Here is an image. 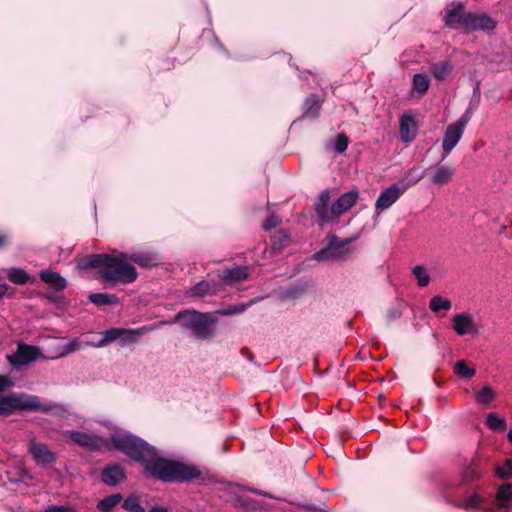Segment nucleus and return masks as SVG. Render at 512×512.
I'll list each match as a JSON object with an SVG mask.
<instances>
[{"label": "nucleus", "instance_id": "nucleus-57", "mask_svg": "<svg viewBox=\"0 0 512 512\" xmlns=\"http://www.w3.org/2000/svg\"><path fill=\"white\" fill-rule=\"evenodd\" d=\"M476 477V473L471 469L469 468L466 473H465V478L467 479H473Z\"/></svg>", "mask_w": 512, "mask_h": 512}, {"label": "nucleus", "instance_id": "nucleus-13", "mask_svg": "<svg viewBox=\"0 0 512 512\" xmlns=\"http://www.w3.org/2000/svg\"><path fill=\"white\" fill-rule=\"evenodd\" d=\"M400 139L404 143H411L417 136L418 125L413 116L409 114H402L400 117Z\"/></svg>", "mask_w": 512, "mask_h": 512}, {"label": "nucleus", "instance_id": "nucleus-25", "mask_svg": "<svg viewBox=\"0 0 512 512\" xmlns=\"http://www.w3.org/2000/svg\"><path fill=\"white\" fill-rule=\"evenodd\" d=\"M130 263H135L144 268H151L158 264V259L155 255L148 252L128 254Z\"/></svg>", "mask_w": 512, "mask_h": 512}, {"label": "nucleus", "instance_id": "nucleus-59", "mask_svg": "<svg viewBox=\"0 0 512 512\" xmlns=\"http://www.w3.org/2000/svg\"><path fill=\"white\" fill-rule=\"evenodd\" d=\"M507 439L512 444V428L509 430V432L507 434Z\"/></svg>", "mask_w": 512, "mask_h": 512}, {"label": "nucleus", "instance_id": "nucleus-6", "mask_svg": "<svg viewBox=\"0 0 512 512\" xmlns=\"http://www.w3.org/2000/svg\"><path fill=\"white\" fill-rule=\"evenodd\" d=\"M423 177L424 172L419 175H413L411 170L408 171L405 174L407 182H404V179H402L399 184L394 183L381 192L375 203L376 212L380 213L390 208L411 185L418 183Z\"/></svg>", "mask_w": 512, "mask_h": 512}, {"label": "nucleus", "instance_id": "nucleus-36", "mask_svg": "<svg viewBox=\"0 0 512 512\" xmlns=\"http://www.w3.org/2000/svg\"><path fill=\"white\" fill-rule=\"evenodd\" d=\"M412 274L416 278L419 287L423 288L429 285L431 279L423 265L414 266Z\"/></svg>", "mask_w": 512, "mask_h": 512}, {"label": "nucleus", "instance_id": "nucleus-19", "mask_svg": "<svg viewBox=\"0 0 512 512\" xmlns=\"http://www.w3.org/2000/svg\"><path fill=\"white\" fill-rule=\"evenodd\" d=\"M302 109V118L313 121L317 120L320 116L321 110L319 97L314 93L309 94L303 102Z\"/></svg>", "mask_w": 512, "mask_h": 512}, {"label": "nucleus", "instance_id": "nucleus-55", "mask_svg": "<svg viewBox=\"0 0 512 512\" xmlns=\"http://www.w3.org/2000/svg\"><path fill=\"white\" fill-rule=\"evenodd\" d=\"M478 107H479V105L469 102L465 111L469 112L470 114L473 115L475 113V111L478 109Z\"/></svg>", "mask_w": 512, "mask_h": 512}, {"label": "nucleus", "instance_id": "nucleus-16", "mask_svg": "<svg viewBox=\"0 0 512 512\" xmlns=\"http://www.w3.org/2000/svg\"><path fill=\"white\" fill-rule=\"evenodd\" d=\"M463 133V130L452 123L446 127L442 140V149L445 153L443 158H445L455 148L462 138Z\"/></svg>", "mask_w": 512, "mask_h": 512}, {"label": "nucleus", "instance_id": "nucleus-43", "mask_svg": "<svg viewBox=\"0 0 512 512\" xmlns=\"http://www.w3.org/2000/svg\"><path fill=\"white\" fill-rule=\"evenodd\" d=\"M280 218L275 214H270L266 217V219L262 223V229L264 231H270L276 228L280 224Z\"/></svg>", "mask_w": 512, "mask_h": 512}, {"label": "nucleus", "instance_id": "nucleus-18", "mask_svg": "<svg viewBox=\"0 0 512 512\" xmlns=\"http://www.w3.org/2000/svg\"><path fill=\"white\" fill-rule=\"evenodd\" d=\"M452 8L448 9L444 16L445 26L451 29L462 28L461 17L465 16L463 13L464 5L461 2H453Z\"/></svg>", "mask_w": 512, "mask_h": 512}, {"label": "nucleus", "instance_id": "nucleus-12", "mask_svg": "<svg viewBox=\"0 0 512 512\" xmlns=\"http://www.w3.org/2000/svg\"><path fill=\"white\" fill-rule=\"evenodd\" d=\"M330 193L328 190L322 191L315 201V212L321 224H327L336 219L332 213V207L329 209Z\"/></svg>", "mask_w": 512, "mask_h": 512}, {"label": "nucleus", "instance_id": "nucleus-23", "mask_svg": "<svg viewBox=\"0 0 512 512\" xmlns=\"http://www.w3.org/2000/svg\"><path fill=\"white\" fill-rule=\"evenodd\" d=\"M153 330L152 326H142L136 329L125 328V332L119 338V345L121 347H126L130 344H134L137 342V337L143 336L146 333Z\"/></svg>", "mask_w": 512, "mask_h": 512}, {"label": "nucleus", "instance_id": "nucleus-38", "mask_svg": "<svg viewBox=\"0 0 512 512\" xmlns=\"http://www.w3.org/2000/svg\"><path fill=\"white\" fill-rule=\"evenodd\" d=\"M122 508L128 512H146L145 509L140 504L138 497L134 495L128 496L122 502Z\"/></svg>", "mask_w": 512, "mask_h": 512}, {"label": "nucleus", "instance_id": "nucleus-48", "mask_svg": "<svg viewBox=\"0 0 512 512\" xmlns=\"http://www.w3.org/2000/svg\"><path fill=\"white\" fill-rule=\"evenodd\" d=\"M14 386L13 380L6 375H0V394Z\"/></svg>", "mask_w": 512, "mask_h": 512}, {"label": "nucleus", "instance_id": "nucleus-37", "mask_svg": "<svg viewBox=\"0 0 512 512\" xmlns=\"http://www.w3.org/2000/svg\"><path fill=\"white\" fill-rule=\"evenodd\" d=\"M454 373L460 378L470 379L475 375L476 371L474 368L468 367L464 360H460L454 365Z\"/></svg>", "mask_w": 512, "mask_h": 512}, {"label": "nucleus", "instance_id": "nucleus-14", "mask_svg": "<svg viewBox=\"0 0 512 512\" xmlns=\"http://www.w3.org/2000/svg\"><path fill=\"white\" fill-rule=\"evenodd\" d=\"M358 196L359 192L356 189L341 194L332 203V213L334 217L338 218L340 215L350 209L356 203Z\"/></svg>", "mask_w": 512, "mask_h": 512}, {"label": "nucleus", "instance_id": "nucleus-10", "mask_svg": "<svg viewBox=\"0 0 512 512\" xmlns=\"http://www.w3.org/2000/svg\"><path fill=\"white\" fill-rule=\"evenodd\" d=\"M453 330L458 336L479 334V326L475 323L474 318L469 312L458 313L452 318Z\"/></svg>", "mask_w": 512, "mask_h": 512}, {"label": "nucleus", "instance_id": "nucleus-44", "mask_svg": "<svg viewBox=\"0 0 512 512\" xmlns=\"http://www.w3.org/2000/svg\"><path fill=\"white\" fill-rule=\"evenodd\" d=\"M238 487H240L243 490L249 491V492H251V493H253L255 495L263 496V497L269 498V499L283 501L282 498L276 497V496L272 495L269 492H265V491L258 490V489H255V488H251V487H245V486H242V485H238Z\"/></svg>", "mask_w": 512, "mask_h": 512}, {"label": "nucleus", "instance_id": "nucleus-28", "mask_svg": "<svg viewBox=\"0 0 512 512\" xmlns=\"http://www.w3.org/2000/svg\"><path fill=\"white\" fill-rule=\"evenodd\" d=\"M121 501L122 495L115 493L101 499L96 507L100 512H111Z\"/></svg>", "mask_w": 512, "mask_h": 512}, {"label": "nucleus", "instance_id": "nucleus-22", "mask_svg": "<svg viewBox=\"0 0 512 512\" xmlns=\"http://www.w3.org/2000/svg\"><path fill=\"white\" fill-rule=\"evenodd\" d=\"M40 279L56 291H62L67 287V280L58 272L42 270L39 273Z\"/></svg>", "mask_w": 512, "mask_h": 512}, {"label": "nucleus", "instance_id": "nucleus-45", "mask_svg": "<svg viewBox=\"0 0 512 512\" xmlns=\"http://www.w3.org/2000/svg\"><path fill=\"white\" fill-rule=\"evenodd\" d=\"M235 502L238 506H241L246 509H255L257 504L256 500L249 497H238L235 499Z\"/></svg>", "mask_w": 512, "mask_h": 512}, {"label": "nucleus", "instance_id": "nucleus-58", "mask_svg": "<svg viewBox=\"0 0 512 512\" xmlns=\"http://www.w3.org/2000/svg\"><path fill=\"white\" fill-rule=\"evenodd\" d=\"M6 237L2 234H0V248L5 244Z\"/></svg>", "mask_w": 512, "mask_h": 512}, {"label": "nucleus", "instance_id": "nucleus-49", "mask_svg": "<svg viewBox=\"0 0 512 512\" xmlns=\"http://www.w3.org/2000/svg\"><path fill=\"white\" fill-rule=\"evenodd\" d=\"M45 512H76L74 508L66 505H50L46 508Z\"/></svg>", "mask_w": 512, "mask_h": 512}, {"label": "nucleus", "instance_id": "nucleus-7", "mask_svg": "<svg viewBox=\"0 0 512 512\" xmlns=\"http://www.w3.org/2000/svg\"><path fill=\"white\" fill-rule=\"evenodd\" d=\"M41 356V350L36 345L17 343L15 352L8 354L6 359L14 370H21L24 366L31 364Z\"/></svg>", "mask_w": 512, "mask_h": 512}, {"label": "nucleus", "instance_id": "nucleus-35", "mask_svg": "<svg viewBox=\"0 0 512 512\" xmlns=\"http://www.w3.org/2000/svg\"><path fill=\"white\" fill-rule=\"evenodd\" d=\"M485 424L495 431H504L507 427L506 420L498 416L496 413H489L486 417Z\"/></svg>", "mask_w": 512, "mask_h": 512}, {"label": "nucleus", "instance_id": "nucleus-20", "mask_svg": "<svg viewBox=\"0 0 512 512\" xmlns=\"http://www.w3.org/2000/svg\"><path fill=\"white\" fill-rule=\"evenodd\" d=\"M249 276L247 266H235L225 269L222 273L218 274L220 280L228 284H234L246 280Z\"/></svg>", "mask_w": 512, "mask_h": 512}, {"label": "nucleus", "instance_id": "nucleus-53", "mask_svg": "<svg viewBox=\"0 0 512 512\" xmlns=\"http://www.w3.org/2000/svg\"><path fill=\"white\" fill-rule=\"evenodd\" d=\"M289 240V235L284 232V231H279L275 236H274V244H283L285 242H287Z\"/></svg>", "mask_w": 512, "mask_h": 512}, {"label": "nucleus", "instance_id": "nucleus-30", "mask_svg": "<svg viewBox=\"0 0 512 512\" xmlns=\"http://www.w3.org/2000/svg\"><path fill=\"white\" fill-rule=\"evenodd\" d=\"M453 70V65L449 60H443L432 66V73L436 80H444Z\"/></svg>", "mask_w": 512, "mask_h": 512}, {"label": "nucleus", "instance_id": "nucleus-50", "mask_svg": "<svg viewBox=\"0 0 512 512\" xmlns=\"http://www.w3.org/2000/svg\"><path fill=\"white\" fill-rule=\"evenodd\" d=\"M402 315V312L400 309L396 308V307H392V308H389L387 313H386V318L388 319V321L392 322L398 318H400Z\"/></svg>", "mask_w": 512, "mask_h": 512}, {"label": "nucleus", "instance_id": "nucleus-4", "mask_svg": "<svg viewBox=\"0 0 512 512\" xmlns=\"http://www.w3.org/2000/svg\"><path fill=\"white\" fill-rule=\"evenodd\" d=\"M170 324H178L183 330L189 331L197 340H209L216 336L217 318L210 313L195 309H184L176 313Z\"/></svg>", "mask_w": 512, "mask_h": 512}, {"label": "nucleus", "instance_id": "nucleus-5", "mask_svg": "<svg viewBox=\"0 0 512 512\" xmlns=\"http://www.w3.org/2000/svg\"><path fill=\"white\" fill-rule=\"evenodd\" d=\"M352 241V238L340 240L336 235L329 233L324 239V247L313 254V259L318 262L347 260L351 255V250L347 246Z\"/></svg>", "mask_w": 512, "mask_h": 512}, {"label": "nucleus", "instance_id": "nucleus-21", "mask_svg": "<svg viewBox=\"0 0 512 512\" xmlns=\"http://www.w3.org/2000/svg\"><path fill=\"white\" fill-rule=\"evenodd\" d=\"M125 332V328L120 327H112L109 328L101 333V337L96 342H89L86 345L101 348L105 347L109 343H112L116 340L119 341V338L123 335Z\"/></svg>", "mask_w": 512, "mask_h": 512}, {"label": "nucleus", "instance_id": "nucleus-52", "mask_svg": "<svg viewBox=\"0 0 512 512\" xmlns=\"http://www.w3.org/2000/svg\"><path fill=\"white\" fill-rule=\"evenodd\" d=\"M480 101H481V92H480V86L479 84H477L474 88H473V92H472V97L470 99V103H474V104H477V105H480Z\"/></svg>", "mask_w": 512, "mask_h": 512}, {"label": "nucleus", "instance_id": "nucleus-33", "mask_svg": "<svg viewBox=\"0 0 512 512\" xmlns=\"http://www.w3.org/2000/svg\"><path fill=\"white\" fill-rule=\"evenodd\" d=\"M452 308V303L449 299L442 297L441 295H436L431 298L429 302V309L438 313L441 310L449 311Z\"/></svg>", "mask_w": 512, "mask_h": 512}, {"label": "nucleus", "instance_id": "nucleus-34", "mask_svg": "<svg viewBox=\"0 0 512 512\" xmlns=\"http://www.w3.org/2000/svg\"><path fill=\"white\" fill-rule=\"evenodd\" d=\"M496 397L495 391L488 385L483 386L475 393V401L481 405H488Z\"/></svg>", "mask_w": 512, "mask_h": 512}, {"label": "nucleus", "instance_id": "nucleus-39", "mask_svg": "<svg viewBox=\"0 0 512 512\" xmlns=\"http://www.w3.org/2000/svg\"><path fill=\"white\" fill-rule=\"evenodd\" d=\"M249 306H250V303H248V304H244V303L232 304V305H227V306L221 308L217 312L224 316L237 315V314H241L244 311H246V309Z\"/></svg>", "mask_w": 512, "mask_h": 512}, {"label": "nucleus", "instance_id": "nucleus-47", "mask_svg": "<svg viewBox=\"0 0 512 512\" xmlns=\"http://www.w3.org/2000/svg\"><path fill=\"white\" fill-rule=\"evenodd\" d=\"M472 116L473 115L470 114L469 112L464 111V113L461 115V117L456 122H454L453 124L456 125L458 128H460L461 130L464 131L466 126H467V124L471 120Z\"/></svg>", "mask_w": 512, "mask_h": 512}, {"label": "nucleus", "instance_id": "nucleus-56", "mask_svg": "<svg viewBox=\"0 0 512 512\" xmlns=\"http://www.w3.org/2000/svg\"><path fill=\"white\" fill-rule=\"evenodd\" d=\"M8 290V286L6 284H0V300L4 297Z\"/></svg>", "mask_w": 512, "mask_h": 512}, {"label": "nucleus", "instance_id": "nucleus-1", "mask_svg": "<svg viewBox=\"0 0 512 512\" xmlns=\"http://www.w3.org/2000/svg\"><path fill=\"white\" fill-rule=\"evenodd\" d=\"M110 442L115 450L140 463L146 478L163 483H189L197 480L200 484L209 479L196 466L160 456L156 447L130 432L115 433L111 435Z\"/></svg>", "mask_w": 512, "mask_h": 512}, {"label": "nucleus", "instance_id": "nucleus-41", "mask_svg": "<svg viewBox=\"0 0 512 512\" xmlns=\"http://www.w3.org/2000/svg\"><path fill=\"white\" fill-rule=\"evenodd\" d=\"M495 473L501 479H508L512 477V459H506L502 466H497Z\"/></svg>", "mask_w": 512, "mask_h": 512}, {"label": "nucleus", "instance_id": "nucleus-32", "mask_svg": "<svg viewBox=\"0 0 512 512\" xmlns=\"http://www.w3.org/2000/svg\"><path fill=\"white\" fill-rule=\"evenodd\" d=\"M82 348V341L78 337H75L60 347V352L54 359L63 358L70 353L81 350Z\"/></svg>", "mask_w": 512, "mask_h": 512}, {"label": "nucleus", "instance_id": "nucleus-31", "mask_svg": "<svg viewBox=\"0 0 512 512\" xmlns=\"http://www.w3.org/2000/svg\"><path fill=\"white\" fill-rule=\"evenodd\" d=\"M512 499V485L509 483L502 484L496 493V500L499 502L500 508L507 509L508 502Z\"/></svg>", "mask_w": 512, "mask_h": 512}, {"label": "nucleus", "instance_id": "nucleus-27", "mask_svg": "<svg viewBox=\"0 0 512 512\" xmlns=\"http://www.w3.org/2000/svg\"><path fill=\"white\" fill-rule=\"evenodd\" d=\"M430 78L424 73H417L412 79V89L418 93V96H423L429 89Z\"/></svg>", "mask_w": 512, "mask_h": 512}, {"label": "nucleus", "instance_id": "nucleus-40", "mask_svg": "<svg viewBox=\"0 0 512 512\" xmlns=\"http://www.w3.org/2000/svg\"><path fill=\"white\" fill-rule=\"evenodd\" d=\"M349 138L344 133H339L334 140V150L338 154H344L349 145Z\"/></svg>", "mask_w": 512, "mask_h": 512}, {"label": "nucleus", "instance_id": "nucleus-2", "mask_svg": "<svg viewBox=\"0 0 512 512\" xmlns=\"http://www.w3.org/2000/svg\"><path fill=\"white\" fill-rule=\"evenodd\" d=\"M76 268L80 271L98 269V279L111 285H129L138 277L135 266L128 260V253L124 252L89 254L77 260Z\"/></svg>", "mask_w": 512, "mask_h": 512}, {"label": "nucleus", "instance_id": "nucleus-60", "mask_svg": "<svg viewBox=\"0 0 512 512\" xmlns=\"http://www.w3.org/2000/svg\"><path fill=\"white\" fill-rule=\"evenodd\" d=\"M219 47H220V49H221V50L225 51L224 46H222L221 44H219Z\"/></svg>", "mask_w": 512, "mask_h": 512}, {"label": "nucleus", "instance_id": "nucleus-46", "mask_svg": "<svg viewBox=\"0 0 512 512\" xmlns=\"http://www.w3.org/2000/svg\"><path fill=\"white\" fill-rule=\"evenodd\" d=\"M472 116L473 115L470 114L469 112L464 111V113L461 115V117L456 122H454L453 124L456 125L458 128H460L461 130L464 131L466 126H467V124L471 120Z\"/></svg>", "mask_w": 512, "mask_h": 512}, {"label": "nucleus", "instance_id": "nucleus-9", "mask_svg": "<svg viewBox=\"0 0 512 512\" xmlns=\"http://www.w3.org/2000/svg\"><path fill=\"white\" fill-rule=\"evenodd\" d=\"M70 440L88 451H99L105 446V440L100 436L80 430H67Z\"/></svg>", "mask_w": 512, "mask_h": 512}, {"label": "nucleus", "instance_id": "nucleus-15", "mask_svg": "<svg viewBox=\"0 0 512 512\" xmlns=\"http://www.w3.org/2000/svg\"><path fill=\"white\" fill-rule=\"evenodd\" d=\"M126 480L124 468L120 465H108L101 471V481L103 484L114 487Z\"/></svg>", "mask_w": 512, "mask_h": 512}, {"label": "nucleus", "instance_id": "nucleus-17", "mask_svg": "<svg viewBox=\"0 0 512 512\" xmlns=\"http://www.w3.org/2000/svg\"><path fill=\"white\" fill-rule=\"evenodd\" d=\"M219 283L215 281L201 280L188 290V296L193 298H203L207 295H216Z\"/></svg>", "mask_w": 512, "mask_h": 512}, {"label": "nucleus", "instance_id": "nucleus-54", "mask_svg": "<svg viewBox=\"0 0 512 512\" xmlns=\"http://www.w3.org/2000/svg\"><path fill=\"white\" fill-rule=\"evenodd\" d=\"M303 291L304 289L302 287H293L286 292V295L288 297H295L298 294L302 293Z\"/></svg>", "mask_w": 512, "mask_h": 512}, {"label": "nucleus", "instance_id": "nucleus-8", "mask_svg": "<svg viewBox=\"0 0 512 512\" xmlns=\"http://www.w3.org/2000/svg\"><path fill=\"white\" fill-rule=\"evenodd\" d=\"M460 19L462 29L467 32L482 31L491 34L497 26V22L486 13L468 12Z\"/></svg>", "mask_w": 512, "mask_h": 512}, {"label": "nucleus", "instance_id": "nucleus-3", "mask_svg": "<svg viewBox=\"0 0 512 512\" xmlns=\"http://www.w3.org/2000/svg\"><path fill=\"white\" fill-rule=\"evenodd\" d=\"M54 409L66 412L67 409L52 401L43 400L37 395L25 392L0 394V417H8L15 412L48 413Z\"/></svg>", "mask_w": 512, "mask_h": 512}, {"label": "nucleus", "instance_id": "nucleus-26", "mask_svg": "<svg viewBox=\"0 0 512 512\" xmlns=\"http://www.w3.org/2000/svg\"><path fill=\"white\" fill-rule=\"evenodd\" d=\"M88 298L89 301L96 306L119 304V298L115 294L92 293Z\"/></svg>", "mask_w": 512, "mask_h": 512}, {"label": "nucleus", "instance_id": "nucleus-51", "mask_svg": "<svg viewBox=\"0 0 512 512\" xmlns=\"http://www.w3.org/2000/svg\"><path fill=\"white\" fill-rule=\"evenodd\" d=\"M297 506L304 510L310 511V512H329V511H327L319 506H316L314 504L302 503V504H297Z\"/></svg>", "mask_w": 512, "mask_h": 512}, {"label": "nucleus", "instance_id": "nucleus-42", "mask_svg": "<svg viewBox=\"0 0 512 512\" xmlns=\"http://www.w3.org/2000/svg\"><path fill=\"white\" fill-rule=\"evenodd\" d=\"M483 502V499L480 495L474 493L470 496H468L463 504H462V507L465 509V510H470V509H475V508H478L481 506Z\"/></svg>", "mask_w": 512, "mask_h": 512}, {"label": "nucleus", "instance_id": "nucleus-29", "mask_svg": "<svg viewBox=\"0 0 512 512\" xmlns=\"http://www.w3.org/2000/svg\"><path fill=\"white\" fill-rule=\"evenodd\" d=\"M6 275L8 280L15 285H25L30 280V275L22 268H9Z\"/></svg>", "mask_w": 512, "mask_h": 512}, {"label": "nucleus", "instance_id": "nucleus-24", "mask_svg": "<svg viewBox=\"0 0 512 512\" xmlns=\"http://www.w3.org/2000/svg\"><path fill=\"white\" fill-rule=\"evenodd\" d=\"M455 169L447 165H437L431 176V182L434 185L442 186L447 184L454 175Z\"/></svg>", "mask_w": 512, "mask_h": 512}, {"label": "nucleus", "instance_id": "nucleus-11", "mask_svg": "<svg viewBox=\"0 0 512 512\" xmlns=\"http://www.w3.org/2000/svg\"><path fill=\"white\" fill-rule=\"evenodd\" d=\"M28 451L39 466L51 465L56 461L55 454L49 450L48 446L38 443L34 439L29 442Z\"/></svg>", "mask_w": 512, "mask_h": 512}]
</instances>
